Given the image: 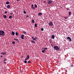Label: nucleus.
<instances>
[{
  "mask_svg": "<svg viewBox=\"0 0 74 74\" xmlns=\"http://www.w3.org/2000/svg\"><path fill=\"white\" fill-rule=\"evenodd\" d=\"M5 35V32L3 31L0 30V36H4Z\"/></svg>",
  "mask_w": 74,
  "mask_h": 74,
  "instance_id": "obj_1",
  "label": "nucleus"
},
{
  "mask_svg": "<svg viewBox=\"0 0 74 74\" xmlns=\"http://www.w3.org/2000/svg\"><path fill=\"white\" fill-rule=\"evenodd\" d=\"M53 1L51 0H48L47 1V2L48 4H51L52 3Z\"/></svg>",
  "mask_w": 74,
  "mask_h": 74,
  "instance_id": "obj_2",
  "label": "nucleus"
},
{
  "mask_svg": "<svg viewBox=\"0 0 74 74\" xmlns=\"http://www.w3.org/2000/svg\"><path fill=\"white\" fill-rule=\"evenodd\" d=\"M24 35L23 34H22L21 36V39H22V40H23L24 39Z\"/></svg>",
  "mask_w": 74,
  "mask_h": 74,
  "instance_id": "obj_3",
  "label": "nucleus"
},
{
  "mask_svg": "<svg viewBox=\"0 0 74 74\" xmlns=\"http://www.w3.org/2000/svg\"><path fill=\"white\" fill-rule=\"evenodd\" d=\"M49 26H52L53 25V23L52 22H50L49 23Z\"/></svg>",
  "mask_w": 74,
  "mask_h": 74,
  "instance_id": "obj_4",
  "label": "nucleus"
},
{
  "mask_svg": "<svg viewBox=\"0 0 74 74\" xmlns=\"http://www.w3.org/2000/svg\"><path fill=\"white\" fill-rule=\"evenodd\" d=\"M14 40L16 41V42H18V43L19 42L18 39L14 38Z\"/></svg>",
  "mask_w": 74,
  "mask_h": 74,
  "instance_id": "obj_5",
  "label": "nucleus"
},
{
  "mask_svg": "<svg viewBox=\"0 0 74 74\" xmlns=\"http://www.w3.org/2000/svg\"><path fill=\"white\" fill-rule=\"evenodd\" d=\"M1 55H6V52H4L3 53L1 52Z\"/></svg>",
  "mask_w": 74,
  "mask_h": 74,
  "instance_id": "obj_6",
  "label": "nucleus"
},
{
  "mask_svg": "<svg viewBox=\"0 0 74 74\" xmlns=\"http://www.w3.org/2000/svg\"><path fill=\"white\" fill-rule=\"evenodd\" d=\"M67 39L68 40H69V41H71V39L70 37H67Z\"/></svg>",
  "mask_w": 74,
  "mask_h": 74,
  "instance_id": "obj_7",
  "label": "nucleus"
},
{
  "mask_svg": "<svg viewBox=\"0 0 74 74\" xmlns=\"http://www.w3.org/2000/svg\"><path fill=\"white\" fill-rule=\"evenodd\" d=\"M7 8H11V6L10 5H8L6 7Z\"/></svg>",
  "mask_w": 74,
  "mask_h": 74,
  "instance_id": "obj_8",
  "label": "nucleus"
},
{
  "mask_svg": "<svg viewBox=\"0 0 74 74\" xmlns=\"http://www.w3.org/2000/svg\"><path fill=\"white\" fill-rule=\"evenodd\" d=\"M51 38L52 39H54V38H55V36H54V35H52Z\"/></svg>",
  "mask_w": 74,
  "mask_h": 74,
  "instance_id": "obj_9",
  "label": "nucleus"
},
{
  "mask_svg": "<svg viewBox=\"0 0 74 74\" xmlns=\"http://www.w3.org/2000/svg\"><path fill=\"white\" fill-rule=\"evenodd\" d=\"M12 34H12V35L13 36H14V35H15V32H14L13 31H12Z\"/></svg>",
  "mask_w": 74,
  "mask_h": 74,
  "instance_id": "obj_10",
  "label": "nucleus"
},
{
  "mask_svg": "<svg viewBox=\"0 0 74 74\" xmlns=\"http://www.w3.org/2000/svg\"><path fill=\"white\" fill-rule=\"evenodd\" d=\"M42 14V13H39L38 14V16H41Z\"/></svg>",
  "mask_w": 74,
  "mask_h": 74,
  "instance_id": "obj_11",
  "label": "nucleus"
},
{
  "mask_svg": "<svg viewBox=\"0 0 74 74\" xmlns=\"http://www.w3.org/2000/svg\"><path fill=\"white\" fill-rule=\"evenodd\" d=\"M54 48L56 50V51H57V46H55L54 47Z\"/></svg>",
  "mask_w": 74,
  "mask_h": 74,
  "instance_id": "obj_12",
  "label": "nucleus"
},
{
  "mask_svg": "<svg viewBox=\"0 0 74 74\" xmlns=\"http://www.w3.org/2000/svg\"><path fill=\"white\" fill-rule=\"evenodd\" d=\"M3 16L4 19H6V18H7V16H6L5 15H3Z\"/></svg>",
  "mask_w": 74,
  "mask_h": 74,
  "instance_id": "obj_13",
  "label": "nucleus"
},
{
  "mask_svg": "<svg viewBox=\"0 0 74 74\" xmlns=\"http://www.w3.org/2000/svg\"><path fill=\"white\" fill-rule=\"evenodd\" d=\"M37 38V37H34V38H33V40H35L36 41V39Z\"/></svg>",
  "mask_w": 74,
  "mask_h": 74,
  "instance_id": "obj_14",
  "label": "nucleus"
},
{
  "mask_svg": "<svg viewBox=\"0 0 74 74\" xmlns=\"http://www.w3.org/2000/svg\"><path fill=\"white\" fill-rule=\"evenodd\" d=\"M32 6V7H31V8H33V9H35V8L34 7H33L34 5H33V4H32L31 5Z\"/></svg>",
  "mask_w": 74,
  "mask_h": 74,
  "instance_id": "obj_15",
  "label": "nucleus"
},
{
  "mask_svg": "<svg viewBox=\"0 0 74 74\" xmlns=\"http://www.w3.org/2000/svg\"><path fill=\"white\" fill-rule=\"evenodd\" d=\"M58 50H60V48L58 47V46H57V51H58Z\"/></svg>",
  "mask_w": 74,
  "mask_h": 74,
  "instance_id": "obj_16",
  "label": "nucleus"
},
{
  "mask_svg": "<svg viewBox=\"0 0 74 74\" xmlns=\"http://www.w3.org/2000/svg\"><path fill=\"white\" fill-rule=\"evenodd\" d=\"M71 13H72V12H69V15H70V16H71Z\"/></svg>",
  "mask_w": 74,
  "mask_h": 74,
  "instance_id": "obj_17",
  "label": "nucleus"
},
{
  "mask_svg": "<svg viewBox=\"0 0 74 74\" xmlns=\"http://www.w3.org/2000/svg\"><path fill=\"white\" fill-rule=\"evenodd\" d=\"M29 58H30V56H29V55H28L27 56V59H29Z\"/></svg>",
  "mask_w": 74,
  "mask_h": 74,
  "instance_id": "obj_18",
  "label": "nucleus"
},
{
  "mask_svg": "<svg viewBox=\"0 0 74 74\" xmlns=\"http://www.w3.org/2000/svg\"><path fill=\"white\" fill-rule=\"evenodd\" d=\"M15 34L16 36H18V35H19V33H18L17 32H16Z\"/></svg>",
  "mask_w": 74,
  "mask_h": 74,
  "instance_id": "obj_19",
  "label": "nucleus"
},
{
  "mask_svg": "<svg viewBox=\"0 0 74 74\" xmlns=\"http://www.w3.org/2000/svg\"><path fill=\"white\" fill-rule=\"evenodd\" d=\"M32 22L33 23H34V22H35L34 21V20H32Z\"/></svg>",
  "mask_w": 74,
  "mask_h": 74,
  "instance_id": "obj_20",
  "label": "nucleus"
},
{
  "mask_svg": "<svg viewBox=\"0 0 74 74\" xmlns=\"http://www.w3.org/2000/svg\"><path fill=\"white\" fill-rule=\"evenodd\" d=\"M34 6H35V8H37V5H36V4H35L34 5Z\"/></svg>",
  "mask_w": 74,
  "mask_h": 74,
  "instance_id": "obj_21",
  "label": "nucleus"
},
{
  "mask_svg": "<svg viewBox=\"0 0 74 74\" xmlns=\"http://www.w3.org/2000/svg\"><path fill=\"white\" fill-rule=\"evenodd\" d=\"M34 26L36 27L37 26V24L36 23H35L34 25Z\"/></svg>",
  "mask_w": 74,
  "mask_h": 74,
  "instance_id": "obj_22",
  "label": "nucleus"
},
{
  "mask_svg": "<svg viewBox=\"0 0 74 74\" xmlns=\"http://www.w3.org/2000/svg\"><path fill=\"white\" fill-rule=\"evenodd\" d=\"M12 16H9V18L11 19V18H12Z\"/></svg>",
  "mask_w": 74,
  "mask_h": 74,
  "instance_id": "obj_23",
  "label": "nucleus"
},
{
  "mask_svg": "<svg viewBox=\"0 0 74 74\" xmlns=\"http://www.w3.org/2000/svg\"><path fill=\"white\" fill-rule=\"evenodd\" d=\"M6 4H10V2H7L6 3Z\"/></svg>",
  "mask_w": 74,
  "mask_h": 74,
  "instance_id": "obj_24",
  "label": "nucleus"
},
{
  "mask_svg": "<svg viewBox=\"0 0 74 74\" xmlns=\"http://www.w3.org/2000/svg\"><path fill=\"white\" fill-rule=\"evenodd\" d=\"M31 42L32 43H34V44H36V42L33 41H32Z\"/></svg>",
  "mask_w": 74,
  "mask_h": 74,
  "instance_id": "obj_25",
  "label": "nucleus"
},
{
  "mask_svg": "<svg viewBox=\"0 0 74 74\" xmlns=\"http://www.w3.org/2000/svg\"><path fill=\"white\" fill-rule=\"evenodd\" d=\"M45 49V50H47V48H42V49Z\"/></svg>",
  "mask_w": 74,
  "mask_h": 74,
  "instance_id": "obj_26",
  "label": "nucleus"
},
{
  "mask_svg": "<svg viewBox=\"0 0 74 74\" xmlns=\"http://www.w3.org/2000/svg\"><path fill=\"white\" fill-rule=\"evenodd\" d=\"M23 33H24V34H26V32L24 31H23Z\"/></svg>",
  "mask_w": 74,
  "mask_h": 74,
  "instance_id": "obj_27",
  "label": "nucleus"
},
{
  "mask_svg": "<svg viewBox=\"0 0 74 74\" xmlns=\"http://www.w3.org/2000/svg\"><path fill=\"white\" fill-rule=\"evenodd\" d=\"M31 62L30 61H28V62H27V63H30Z\"/></svg>",
  "mask_w": 74,
  "mask_h": 74,
  "instance_id": "obj_28",
  "label": "nucleus"
},
{
  "mask_svg": "<svg viewBox=\"0 0 74 74\" xmlns=\"http://www.w3.org/2000/svg\"><path fill=\"white\" fill-rule=\"evenodd\" d=\"M29 16L28 15H27L26 16V18H29Z\"/></svg>",
  "mask_w": 74,
  "mask_h": 74,
  "instance_id": "obj_29",
  "label": "nucleus"
},
{
  "mask_svg": "<svg viewBox=\"0 0 74 74\" xmlns=\"http://www.w3.org/2000/svg\"><path fill=\"white\" fill-rule=\"evenodd\" d=\"M12 44H15V42L14 41H13L12 42Z\"/></svg>",
  "mask_w": 74,
  "mask_h": 74,
  "instance_id": "obj_30",
  "label": "nucleus"
},
{
  "mask_svg": "<svg viewBox=\"0 0 74 74\" xmlns=\"http://www.w3.org/2000/svg\"><path fill=\"white\" fill-rule=\"evenodd\" d=\"M23 12H24V14H26V11H24Z\"/></svg>",
  "mask_w": 74,
  "mask_h": 74,
  "instance_id": "obj_31",
  "label": "nucleus"
},
{
  "mask_svg": "<svg viewBox=\"0 0 74 74\" xmlns=\"http://www.w3.org/2000/svg\"><path fill=\"white\" fill-rule=\"evenodd\" d=\"M42 53H44V50H42Z\"/></svg>",
  "mask_w": 74,
  "mask_h": 74,
  "instance_id": "obj_32",
  "label": "nucleus"
},
{
  "mask_svg": "<svg viewBox=\"0 0 74 74\" xmlns=\"http://www.w3.org/2000/svg\"><path fill=\"white\" fill-rule=\"evenodd\" d=\"M7 59H6L5 58V59L3 61H7Z\"/></svg>",
  "mask_w": 74,
  "mask_h": 74,
  "instance_id": "obj_33",
  "label": "nucleus"
},
{
  "mask_svg": "<svg viewBox=\"0 0 74 74\" xmlns=\"http://www.w3.org/2000/svg\"><path fill=\"white\" fill-rule=\"evenodd\" d=\"M41 30L42 31H44V29L43 28H41Z\"/></svg>",
  "mask_w": 74,
  "mask_h": 74,
  "instance_id": "obj_34",
  "label": "nucleus"
},
{
  "mask_svg": "<svg viewBox=\"0 0 74 74\" xmlns=\"http://www.w3.org/2000/svg\"><path fill=\"white\" fill-rule=\"evenodd\" d=\"M24 63H27V61H26V60H25L24 61Z\"/></svg>",
  "mask_w": 74,
  "mask_h": 74,
  "instance_id": "obj_35",
  "label": "nucleus"
},
{
  "mask_svg": "<svg viewBox=\"0 0 74 74\" xmlns=\"http://www.w3.org/2000/svg\"><path fill=\"white\" fill-rule=\"evenodd\" d=\"M27 59H27V58H26L25 59V60H27Z\"/></svg>",
  "mask_w": 74,
  "mask_h": 74,
  "instance_id": "obj_36",
  "label": "nucleus"
},
{
  "mask_svg": "<svg viewBox=\"0 0 74 74\" xmlns=\"http://www.w3.org/2000/svg\"><path fill=\"white\" fill-rule=\"evenodd\" d=\"M5 14H7V11H5Z\"/></svg>",
  "mask_w": 74,
  "mask_h": 74,
  "instance_id": "obj_37",
  "label": "nucleus"
},
{
  "mask_svg": "<svg viewBox=\"0 0 74 74\" xmlns=\"http://www.w3.org/2000/svg\"><path fill=\"white\" fill-rule=\"evenodd\" d=\"M3 63H5H5H6V62H4V61H3Z\"/></svg>",
  "mask_w": 74,
  "mask_h": 74,
  "instance_id": "obj_38",
  "label": "nucleus"
},
{
  "mask_svg": "<svg viewBox=\"0 0 74 74\" xmlns=\"http://www.w3.org/2000/svg\"><path fill=\"white\" fill-rule=\"evenodd\" d=\"M67 18L68 17H64V18H65V19H67Z\"/></svg>",
  "mask_w": 74,
  "mask_h": 74,
  "instance_id": "obj_39",
  "label": "nucleus"
},
{
  "mask_svg": "<svg viewBox=\"0 0 74 74\" xmlns=\"http://www.w3.org/2000/svg\"><path fill=\"white\" fill-rule=\"evenodd\" d=\"M43 50L44 51V52H46V50H45L44 49H43Z\"/></svg>",
  "mask_w": 74,
  "mask_h": 74,
  "instance_id": "obj_40",
  "label": "nucleus"
},
{
  "mask_svg": "<svg viewBox=\"0 0 74 74\" xmlns=\"http://www.w3.org/2000/svg\"><path fill=\"white\" fill-rule=\"evenodd\" d=\"M3 56H1V58H2Z\"/></svg>",
  "mask_w": 74,
  "mask_h": 74,
  "instance_id": "obj_41",
  "label": "nucleus"
},
{
  "mask_svg": "<svg viewBox=\"0 0 74 74\" xmlns=\"http://www.w3.org/2000/svg\"><path fill=\"white\" fill-rule=\"evenodd\" d=\"M13 14V13H10V14L12 15V14Z\"/></svg>",
  "mask_w": 74,
  "mask_h": 74,
  "instance_id": "obj_42",
  "label": "nucleus"
},
{
  "mask_svg": "<svg viewBox=\"0 0 74 74\" xmlns=\"http://www.w3.org/2000/svg\"><path fill=\"white\" fill-rule=\"evenodd\" d=\"M16 1H19V0H16Z\"/></svg>",
  "mask_w": 74,
  "mask_h": 74,
  "instance_id": "obj_43",
  "label": "nucleus"
},
{
  "mask_svg": "<svg viewBox=\"0 0 74 74\" xmlns=\"http://www.w3.org/2000/svg\"><path fill=\"white\" fill-rule=\"evenodd\" d=\"M32 38H33H33H34V37L33 36L32 37Z\"/></svg>",
  "mask_w": 74,
  "mask_h": 74,
  "instance_id": "obj_44",
  "label": "nucleus"
},
{
  "mask_svg": "<svg viewBox=\"0 0 74 74\" xmlns=\"http://www.w3.org/2000/svg\"><path fill=\"white\" fill-rule=\"evenodd\" d=\"M72 66H73V65L72 64L71 65V67H72Z\"/></svg>",
  "mask_w": 74,
  "mask_h": 74,
  "instance_id": "obj_45",
  "label": "nucleus"
},
{
  "mask_svg": "<svg viewBox=\"0 0 74 74\" xmlns=\"http://www.w3.org/2000/svg\"><path fill=\"white\" fill-rule=\"evenodd\" d=\"M69 9H67V10H69Z\"/></svg>",
  "mask_w": 74,
  "mask_h": 74,
  "instance_id": "obj_46",
  "label": "nucleus"
}]
</instances>
